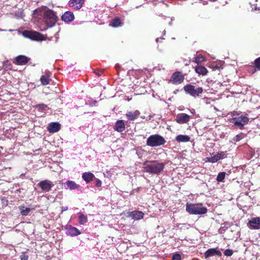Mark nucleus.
<instances>
[{
	"mask_svg": "<svg viewBox=\"0 0 260 260\" xmlns=\"http://www.w3.org/2000/svg\"><path fill=\"white\" fill-rule=\"evenodd\" d=\"M58 20L56 12L49 9L45 10L43 12V20L48 27L53 26Z\"/></svg>",
	"mask_w": 260,
	"mask_h": 260,
	"instance_id": "nucleus-1",
	"label": "nucleus"
},
{
	"mask_svg": "<svg viewBox=\"0 0 260 260\" xmlns=\"http://www.w3.org/2000/svg\"><path fill=\"white\" fill-rule=\"evenodd\" d=\"M186 210L190 214L201 215L206 213L207 209L202 205L193 204H186Z\"/></svg>",
	"mask_w": 260,
	"mask_h": 260,
	"instance_id": "nucleus-2",
	"label": "nucleus"
},
{
	"mask_svg": "<svg viewBox=\"0 0 260 260\" xmlns=\"http://www.w3.org/2000/svg\"><path fill=\"white\" fill-rule=\"evenodd\" d=\"M166 142L165 139L158 134L151 135L146 141L147 145L151 147L159 146L164 145Z\"/></svg>",
	"mask_w": 260,
	"mask_h": 260,
	"instance_id": "nucleus-3",
	"label": "nucleus"
},
{
	"mask_svg": "<svg viewBox=\"0 0 260 260\" xmlns=\"http://www.w3.org/2000/svg\"><path fill=\"white\" fill-rule=\"evenodd\" d=\"M184 90L186 93L194 98L200 96L204 91L203 87H197L191 84L185 85L184 86Z\"/></svg>",
	"mask_w": 260,
	"mask_h": 260,
	"instance_id": "nucleus-4",
	"label": "nucleus"
},
{
	"mask_svg": "<svg viewBox=\"0 0 260 260\" xmlns=\"http://www.w3.org/2000/svg\"><path fill=\"white\" fill-rule=\"evenodd\" d=\"M23 36L33 41H41L45 40L44 36L41 33L32 30H24L23 31Z\"/></svg>",
	"mask_w": 260,
	"mask_h": 260,
	"instance_id": "nucleus-5",
	"label": "nucleus"
},
{
	"mask_svg": "<svg viewBox=\"0 0 260 260\" xmlns=\"http://www.w3.org/2000/svg\"><path fill=\"white\" fill-rule=\"evenodd\" d=\"M164 167V164H151L144 167V170L146 172L157 174L163 170Z\"/></svg>",
	"mask_w": 260,
	"mask_h": 260,
	"instance_id": "nucleus-6",
	"label": "nucleus"
},
{
	"mask_svg": "<svg viewBox=\"0 0 260 260\" xmlns=\"http://www.w3.org/2000/svg\"><path fill=\"white\" fill-rule=\"evenodd\" d=\"M185 75L180 71H176L172 74L168 83L175 85L181 84L184 80Z\"/></svg>",
	"mask_w": 260,
	"mask_h": 260,
	"instance_id": "nucleus-7",
	"label": "nucleus"
},
{
	"mask_svg": "<svg viewBox=\"0 0 260 260\" xmlns=\"http://www.w3.org/2000/svg\"><path fill=\"white\" fill-rule=\"evenodd\" d=\"M29 60V58L24 55H20L15 57L13 63L16 65L23 66L27 64Z\"/></svg>",
	"mask_w": 260,
	"mask_h": 260,
	"instance_id": "nucleus-8",
	"label": "nucleus"
},
{
	"mask_svg": "<svg viewBox=\"0 0 260 260\" xmlns=\"http://www.w3.org/2000/svg\"><path fill=\"white\" fill-rule=\"evenodd\" d=\"M190 116L185 113L178 114L176 118V121L179 124L186 123L189 121Z\"/></svg>",
	"mask_w": 260,
	"mask_h": 260,
	"instance_id": "nucleus-9",
	"label": "nucleus"
},
{
	"mask_svg": "<svg viewBox=\"0 0 260 260\" xmlns=\"http://www.w3.org/2000/svg\"><path fill=\"white\" fill-rule=\"evenodd\" d=\"M248 225L251 229L258 230L260 229V217H254L249 221Z\"/></svg>",
	"mask_w": 260,
	"mask_h": 260,
	"instance_id": "nucleus-10",
	"label": "nucleus"
},
{
	"mask_svg": "<svg viewBox=\"0 0 260 260\" xmlns=\"http://www.w3.org/2000/svg\"><path fill=\"white\" fill-rule=\"evenodd\" d=\"M85 0H70L69 6L75 10L80 9L84 3Z\"/></svg>",
	"mask_w": 260,
	"mask_h": 260,
	"instance_id": "nucleus-11",
	"label": "nucleus"
},
{
	"mask_svg": "<svg viewBox=\"0 0 260 260\" xmlns=\"http://www.w3.org/2000/svg\"><path fill=\"white\" fill-rule=\"evenodd\" d=\"M144 214L140 211H134L127 212V216L132 217L134 220H139L144 217Z\"/></svg>",
	"mask_w": 260,
	"mask_h": 260,
	"instance_id": "nucleus-12",
	"label": "nucleus"
},
{
	"mask_svg": "<svg viewBox=\"0 0 260 260\" xmlns=\"http://www.w3.org/2000/svg\"><path fill=\"white\" fill-rule=\"evenodd\" d=\"M74 19V15L73 13L71 11L64 12L61 17V19L67 23L72 22Z\"/></svg>",
	"mask_w": 260,
	"mask_h": 260,
	"instance_id": "nucleus-13",
	"label": "nucleus"
},
{
	"mask_svg": "<svg viewBox=\"0 0 260 260\" xmlns=\"http://www.w3.org/2000/svg\"><path fill=\"white\" fill-rule=\"evenodd\" d=\"M60 129V124L57 122H50L47 126L48 131L51 133H54Z\"/></svg>",
	"mask_w": 260,
	"mask_h": 260,
	"instance_id": "nucleus-14",
	"label": "nucleus"
},
{
	"mask_svg": "<svg viewBox=\"0 0 260 260\" xmlns=\"http://www.w3.org/2000/svg\"><path fill=\"white\" fill-rule=\"evenodd\" d=\"M43 190L49 191L53 186V184L47 180L41 181L38 185Z\"/></svg>",
	"mask_w": 260,
	"mask_h": 260,
	"instance_id": "nucleus-15",
	"label": "nucleus"
},
{
	"mask_svg": "<svg viewBox=\"0 0 260 260\" xmlns=\"http://www.w3.org/2000/svg\"><path fill=\"white\" fill-rule=\"evenodd\" d=\"M227 153L226 152H220L217 153V154L214 155L213 156L209 158V161L212 162H216L220 159L224 158L226 157Z\"/></svg>",
	"mask_w": 260,
	"mask_h": 260,
	"instance_id": "nucleus-16",
	"label": "nucleus"
},
{
	"mask_svg": "<svg viewBox=\"0 0 260 260\" xmlns=\"http://www.w3.org/2000/svg\"><path fill=\"white\" fill-rule=\"evenodd\" d=\"M215 255L220 256H221V253L219 250L214 248L209 249L205 253V257L206 258Z\"/></svg>",
	"mask_w": 260,
	"mask_h": 260,
	"instance_id": "nucleus-17",
	"label": "nucleus"
},
{
	"mask_svg": "<svg viewBox=\"0 0 260 260\" xmlns=\"http://www.w3.org/2000/svg\"><path fill=\"white\" fill-rule=\"evenodd\" d=\"M194 70L196 73L199 75L206 76L208 71L204 66L198 64L195 68Z\"/></svg>",
	"mask_w": 260,
	"mask_h": 260,
	"instance_id": "nucleus-18",
	"label": "nucleus"
},
{
	"mask_svg": "<svg viewBox=\"0 0 260 260\" xmlns=\"http://www.w3.org/2000/svg\"><path fill=\"white\" fill-rule=\"evenodd\" d=\"M140 114V112L138 110L134 111H129L126 114V116L128 120H134L137 119Z\"/></svg>",
	"mask_w": 260,
	"mask_h": 260,
	"instance_id": "nucleus-19",
	"label": "nucleus"
},
{
	"mask_svg": "<svg viewBox=\"0 0 260 260\" xmlns=\"http://www.w3.org/2000/svg\"><path fill=\"white\" fill-rule=\"evenodd\" d=\"M125 124L122 120H119L116 122L114 129L118 132H122L125 130Z\"/></svg>",
	"mask_w": 260,
	"mask_h": 260,
	"instance_id": "nucleus-20",
	"label": "nucleus"
},
{
	"mask_svg": "<svg viewBox=\"0 0 260 260\" xmlns=\"http://www.w3.org/2000/svg\"><path fill=\"white\" fill-rule=\"evenodd\" d=\"M51 81V79L49 73H45V75H42L40 78L41 84L44 86L48 85Z\"/></svg>",
	"mask_w": 260,
	"mask_h": 260,
	"instance_id": "nucleus-21",
	"label": "nucleus"
},
{
	"mask_svg": "<svg viewBox=\"0 0 260 260\" xmlns=\"http://www.w3.org/2000/svg\"><path fill=\"white\" fill-rule=\"evenodd\" d=\"M94 177V175L90 172H85L82 174V178L87 182L91 181Z\"/></svg>",
	"mask_w": 260,
	"mask_h": 260,
	"instance_id": "nucleus-22",
	"label": "nucleus"
},
{
	"mask_svg": "<svg viewBox=\"0 0 260 260\" xmlns=\"http://www.w3.org/2000/svg\"><path fill=\"white\" fill-rule=\"evenodd\" d=\"M122 24L121 19L119 17H115L110 22L109 25L114 27L120 26Z\"/></svg>",
	"mask_w": 260,
	"mask_h": 260,
	"instance_id": "nucleus-23",
	"label": "nucleus"
},
{
	"mask_svg": "<svg viewBox=\"0 0 260 260\" xmlns=\"http://www.w3.org/2000/svg\"><path fill=\"white\" fill-rule=\"evenodd\" d=\"M190 138L187 135H179L176 136V140L178 142H186L189 141Z\"/></svg>",
	"mask_w": 260,
	"mask_h": 260,
	"instance_id": "nucleus-24",
	"label": "nucleus"
},
{
	"mask_svg": "<svg viewBox=\"0 0 260 260\" xmlns=\"http://www.w3.org/2000/svg\"><path fill=\"white\" fill-rule=\"evenodd\" d=\"M87 217L82 213H79V222L80 224H84L87 222Z\"/></svg>",
	"mask_w": 260,
	"mask_h": 260,
	"instance_id": "nucleus-25",
	"label": "nucleus"
},
{
	"mask_svg": "<svg viewBox=\"0 0 260 260\" xmlns=\"http://www.w3.org/2000/svg\"><path fill=\"white\" fill-rule=\"evenodd\" d=\"M69 233L73 236H77L81 234L80 231L75 227H70L68 230Z\"/></svg>",
	"mask_w": 260,
	"mask_h": 260,
	"instance_id": "nucleus-26",
	"label": "nucleus"
},
{
	"mask_svg": "<svg viewBox=\"0 0 260 260\" xmlns=\"http://www.w3.org/2000/svg\"><path fill=\"white\" fill-rule=\"evenodd\" d=\"M66 184L68 187L70 189H75L79 187V185L72 181H68Z\"/></svg>",
	"mask_w": 260,
	"mask_h": 260,
	"instance_id": "nucleus-27",
	"label": "nucleus"
},
{
	"mask_svg": "<svg viewBox=\"0 0 260 260\" xmlns=\"http://www.w3.org/2000/svg\"><path fill=\"white\" fill-rule=\"evenodd\" d=\"M12 64L9 60L5 61L3 62V68L5 71L11 70Z\"/></svg>",
	"mask_w": 260,
	"mask_h": 260,
	"instance_id": "nucleus-28",
	"label": "nucleus"
},
{
	"mask_svg": "<svg viewBox=\"0 0 260 260\" xmlns=\"http://www.w3.org/2000/svg\"><path fill=\"white\" fill-rule=\"evenodd\" d=\"M246 134H244V133H241L238 135H237L236 136H235L233 140L234 141H235V142H238L239 141H240L241 140H242V139L245 138L246 137Z\"/></svg>",
	"mask_w": 260,
	"mask_h": 260,
	"instance_id": "nucleus-29",
	"label": "nucleus"
},
{
	"mask_svg": "<svg viewBox=\"0 0 260 260\" xmlns=\"http://www.w3.org/2000/svg\"><path fill=\"white\" fill-rule=\"evenodd\" d=\"M204 61H205V58L202 55H199L196 56L194 58V62L197 63L198 64H199L200 63H201Z\"/></svg>",
	"mask_w": 260,
	"mask_h": 260,
	"instance_id": "nucleus-30",
	"label": "nucleus"
},
{
	"mask_svg": "<svg viewBox=\"0 0 260 260\" xmlns=\"http://www.w3.org/2000/svg\"><path fill=\"white\" fill-rule=\"evenodd\" d=\"M233 120V123L235 125L238 126L240 129L243 128L244 123H243L239 119H237L236 118H234Z\"/></svg>",
	"mask_w": 260,
	"mask_h": 260,
	"instance_id": "nucleus-31",
	"label": "nucleus"
},
{
	"mask_svg": "<svg viewBox=\"0 0 260 260\" xmlns=\"http://www.w3.org/2000/svg\"><path fill=\"white\" fill-rule=\"evenodd\" d=\"M225 173L224 172L219 173L216 178V180L218 182H222L225 178Z\"/></svg>",
	"mask_w": 260,
	"mask_h": 260,
	"instance_id": "nucleus-32",
	"label": "nucleus"
},
{
	"mask_svg": "<svg viewBox=\"0 0 260 260\" xmlns=\"http://www.w3.org/2000/svg\"><path fill=\"white\" fill-rule=\"evenodd\" d=\"M255 68L258 71H260V57L254 60Z\"/></svg>",
	"mask_w": 260,
	"mask_h": 260,
	"instance_id": "nucleus-33",
	"label": "nucleus"
},
{
	"mask_svg": "<svg viewBox=\"0 0 260 260\" xmlns=\"http://www.w3.org/2000/svg\"><path fill=\"white\" fill-rule=\"evenodd\" d=\"M239 119L244 123V125L247 124L249 121V118L246 116L242 115L239 117Z\"/></svg>",
	"mask_w": 260,
	"mask_h": 260,
	"instance_id": "nucleus-34",
	"label": "nucleus"
},
{
	"mask_svg": "<svg viewBox=\"0 0 260 260\" xmlns=\"http://www.w3.org/2000/svg\"><path fill=\"white\" fill-rule=\"evenodd\" d=\"M30 211V208H26L25 209H21L20 211V212H21V214L23 216H26L29 214Z\"/></svg>",
	"mask_w": 260,
	"mask_h": 260,
	"instance_id": "nucleus-35",
	"label": "nucleus"
},
{
	"mask_svg": "<svg viewBox=\"0 0 260 260\" xmlns=\"http://www.w3.org/2000/svg\"><path fill=\"white\" fill-rule=\"evenodd\" d=\"M233 254V250L231 249H226L224 252V254L228 256H231V255H232Z\"/></svg>",
	"mask_w": 260,
	"mask_h": 260,
	"instance_id": "nucleus-36",
	"label": "nucleus"
},
{
	"mask_svg": "<svg viewBox=\"0 0 260 260\" xmlns=\"http://www.w3.org/2000/svg\"><path fill=\"white\" fill-rule=\"evenodd\" d=\"M172 260H181V255L178 253L174 254L172 257Z\"/></svg>",
	"mask_w": 260,
	"mask_h": 260,
	"instance_id": "nucleus-37",
	"label": "nucleus"
},
{
	"mask_svg": "<svg viewBox=\"0 0 260 260\" xmlns=\"http://www.w3.org/2000/svg\"><path fill=\"white\" fill-rule=\"evenodd\" d=\"M21 260H28V256L26 255L25 253H22L20 255Z\"/></svg>",
	"mask_w": 260,
	"mask_h": 260,
	"instance_id": "nucleus-38",
	"label": "nucleus"
},
{
	"mask_svg": "<svg viewBox=\"0 0 260 260\" xmlns=\"http://www.w3.org/2000/svg\"><path fill=\"white\" fill-rule=\"evenodd\" d=\"M102 185V182L101 181L99 180V179H97L96 181V182H95V186L96 187H100Z\"/></svg>",
	"mask_w": 260,
	"mask_h": 260,
	"instance_id": "nucleus-39",
	"label": "nucleus"
},
{
	"mask_svg": "<svg viewBox=\"0 0 260 260\" xmlns=\"http://www.w3.org/2000/svg\"><path fill=\"white\" fill-rule=\"evenodd\" d=\"M256 68L254 69L253 67H249V71L251 72L252 73H254L256 71Z\"/></svg>",
	"mask_w": 260,
	"mask_h": 260,
	"instance_id": "nucleus-40",
	"label": "nucleus"
},
{
	"mask_svg": "<svg viewBox=\"0 0 260 260\" xmlns=\"http://www.w3.org/2000/svg\"><path fill=\"white\" fill-rule=\"evenodd\" d=\"M38 107L40 108L45 109L46 108H47V105H46L45 104H41V105H39Z\"/></svg>",
	"mask_w": 260,
	"mask_h": 260,
	"instance_id": "nucleus-41",
	"label": "nucleus"
},
{
	"mask_svg": "<svg viewBox=\"0 0 260 260\" xmlns=\"http://www.w3.org/2000/svg\"><path fill=\"white\" fill-rule=\"evenodd\" d=\"M120 68H121L120 66L118 64H116L115 66V68L117 70V72H119Z\"/></svg>",
	"mask_w": 260,
	"mask_h": 260,
	"instance_id": "nucleus-42",
	"label": "nucleus"
},
{
	"mask_svg": "<svg viewBox=\"0 0 260 260\" xmlns=\"http://www.w3.org/2000/svg\"><path fill=\"white\" fill-rule=\"evenodd\" d=\"M68 210V207H61V212H63V211H67Z\"/></svg>",
	"mask_w": 260,
	"mask_h": 260,
	"instance_id": "nucleus-43",
	"label": "nucleus"
},
{
	"mask_svg": "<svg viewBox=\"0 0 260 260\" xmlns=\"http://www.w3.org/2000/svg\"><path fill=\"white\" fill-rule=\"evenodd\" d=\"M96 75L98 76H100V74L99 73H96Z\"/></svg>",
	"mask_w": 260,
	"mask_h": 260,
	"instance_id": "nucleus-44",
	"label": "nucleus"
},
{
	"mask_svg": "<svg viewBox=\"0 0 260 260\" xmlns=\"http://www.w3.org/2000/svg\"><path fill=\"white\" fill-rule=\"evenodd\" d=\"M158 38H157V39H156V42H158Z\"/></svg>",
	"mask_w": 260,
	"mask_h": 260,
	"instance_id": "nucleus-45",
	"label": "nucleus"
},
{
	"mask_svg": "<svg viewBox=\"0 0 260 260\" xmlns=\"http://www.w3.org/2000/svg\"><path fill=\"white\" fill-rule=\"evenodd\" d=\"M144 162L146 163V162H148V161H145Z\"/></svg>",
	"mask_w": 260,
	"mask_h": 260,
	"instance_id": "nucleus-46",
	"label": "nucleus"
}]
</instances>
